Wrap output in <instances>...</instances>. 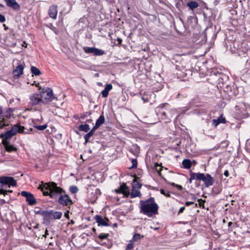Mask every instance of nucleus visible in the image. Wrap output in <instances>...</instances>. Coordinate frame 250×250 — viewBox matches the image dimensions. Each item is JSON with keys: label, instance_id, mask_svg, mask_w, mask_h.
<instances>
[{"label": "nucleus", "instance_id": "nucleus-61", "mask_svg": "<svg viewBox=\"0 0 250 250\" xmlns=\"http://www.w3.org/2000/svg\"><path fill=\"white\" fill-rule=\"evenodd\" d=\"M0 202L1 204H5L6 203L4 199L0 200Z\"/></svg>", "mask_w": 250, "mask_h": 250}, {"label": "nucleus", "instance_id": "nucleus-55", "mask_svg": "<svg viewBox=\"0 0 250 250\" xmlns=\"http://www.w3.org/2000/svg\"><path fill=\"white\" fill-rule=\"evenodd\" d=\"M69 211L67 210L66 212H65L64 213V216L67 218V219H69Z\"/></svg>", "mask_w": 250, "mask_h": 250}, {"label": "nucleus", "instance_id": "nucleus-29", "mask_svg": "<svg viewBox=\"0 0 250 250\" xmlns=\"http://www.w3.org/2000/svg\"><path fill=\"white\" fill-rule=\"evenodd\" d=\"M79 130L80 131L87 132L90 130L89 125L88 124L81 125L79 126Z\"/></svg>", "mask_w": 250, "mask_h": 250}, {"label": "nucleus", "instance_id": "nucleus-54", "mask_svg": "<svg viewBox=\"0 0 250 250\" xmlns=\"http://www.w3.org/2000/svg\"><path fill=\"white\" fill-rule=\"evenodd\" d=\"M194 204V202H189V201H187L185 203V205L186 206H189L190 205H192Z\"/></svg>", "mask_w": 250, "mask_h": 250}, {"label": "nucleus", "instance_id": "nucleus-51", "mask_svg": "<svg viewBox=\"0 0 250 250\" xmlns=\"http://www.w3.org/2000/svg\"><path fill=\"white\" fill-rule=\"evenodd\" d=\"M246 146L248 150L250 152V140H248L247 142Z\"/></svg>", "mask_w": 250, "mask_h": 250}, {"label": "nucleus", "instance_id": "nucleus-14", "mask_svg": "<svg viewBox=\"0 0 250 250\" xmlns=\"http://www.w3.org/2000/svg\"><path fill=\"white\" fill-rule=\"evenodd\" d=\"M5 3L6 5L13 9L15 11H19L20 8V4L16 1V0H3Z\"/></svg>", "mask_w": 250, "mask_h": 250}, {"label": "nucleus", "instance_id": "nucleus-21", "mask_svg": "<svg viewBox=\"0 0 250 250\" xmlns=\"http://www.w3.org/2000/svg\"><path fill=\"white\" fill-rule=\"evenodd\" d=\"M224 85H223V87L224 88V91L228 94L229 96L231 97L236 95L235 90L233 89L228 84L226 85V88L224 87Z\"/></svg>", "mask_w": 250, "mask_h": 250}, {"label": "nucleus", "instance_id": "nucleus-15", "mask_svg": "<svg viewBox=\"0 0 250 250\" xmlns=\"http://www.w3.org/2000/svg\"><path fill=\"white\" fill-rule=\"evenodd\" d=\"M94 218L99 226H101L107 227L110 226V225L107 223V222L109 221V219L108 218H106L105 220L99 215H96L94 216Z\"/></svg>", "mask_w": 250, "mask_h": 250}, {"label": "nucleus", "instance_id": "nucleus-41", "mask_svg": "<svg viewBox=\"0 0 250 250\" xmlns=\"http://www.w3.org/2000/svg\"><path fill=\"white\" fill-rule=\"evenodd\" d=\"M90 114L91 113H90V112H85V113H82L80 115V118L81 119L84 120L86 117H87L88 116H89L90 115Z\"/></svg>", "mask_w": 250, "mask_h": 250}, {"label": "nucleus", "instance_id": "nucleus-64", "mask_svg": "<svg viewBox=\"0 0 250 250\" xmlns=\"http://www.w3.org/2000/svg\"><path fill=\"white\" fill-rule=\"evenodd\" d=\"M232 224V223L231 222H229L228 224V226L229 227Z\"/></svg>", "mask_w": 250, "mask_h": 250}, {"label": "nucleus", "instance_id": "nucleus-33", "mask_svg": "<svg viewBox=\"0 0 250 250\" xmlns=\"http://www.w3.org/2000/svg\"><path fill=\"white\" fill-rule=\"evenodd\" d=\"M142 184L137 182L136 180L134 179L133 181V184L132 185V188H137V189H140L142 188Z\"/></svg>", "mask_w": 250, "mask_h": 250}, {"label": "nucleus", "instance_id": "nucleus-7", "mask_svg": "<svg viewBox=\"0 0 250 250\" xmlns=\"http://www.w3.org/2000/svg\"><path fill=\"white\" fill-rule=\"evenodd\" d=\"M167 105H168V104L166 103L162 104L155 108V112L157 115L162 120L167 119V110L165 108V106Z\"/></svg>", "mask_w": 250, "mask_h": 250}, {"label": "nucleus", "instance_id": "nucleus-25", "mask_svg": "<svg viewBox=\"0 0 250 250\" xmlns=\"http://www.w3.org/2000/svg\"><path fill=\"white\" fill-rule=\"evenodd\" d=\"M2 144L4 145L5 149L8 152H11L12 151H16L17 150V148L14 146L9 143V142Z\"/></svg>", "mask_w": 250, "mask_h": 250}, {"label": "nucleus", "instance_id": "nucleus-28", "mask_svg": "<svg viewBox=\"0 0 250 250\" xmlns=\"http://www.w3.org/2000/svg\"><path fill=\"white\" fill-rule=\"evenodd\" d=\"M183 167L186 169H189L192 166V162L189 159H184L182 162Z\"/></svg>", "mask_w": 250, "mask_h": 250}, {"label": "nucleus", "instance_id": "nucleus-36", "mask_svg": "<svg viewBox=\"0 0 250 250\" xmlns=\"http://www.w3.org/2000/svg\"><path fill=\"white\" fill-rule=\"evenodd\" d=\"M69 190L71 192V193L74 194V193H77L79 189L77 186H72L70 187Z\"/></svg>", "mask_w": 250, "mask_h": 250}, {"label": "nucleus", "instance_id": "nucleus-2", "mask_svg": "<svg viewBox=\"0 0 250 250\" xmlns=\"http://www.w3.org/2000/svg\"><path fill=\"white\" fill-rule=\"evenodd\" d=\"M17 185L16 181L12 177H0V195L5 196L8 193H12L13 191L8 188L11 187H16Z\"/></svg>", "mask_w": 250, "mask_h": 250}, {"label": "nucleus", "instance_id": "nucleus-48", "mask_svg": "<svg viewBox=\"0 0 250 250\" xmlns=\"http://www.w3.org/2000/svg\"><path fill=\"white\" fill-rule=\"evenodd\" d=\"M96 241L97 242H98L99 244H100V245H102V246H104L105 247H106L108 249H110L111 247V245L110 244H107L105 242H104V243H100L99 242H98V241L97 240H96Z\"/></svg>", "mask_w": 250, "mask_h": 250}, {"label": "nucleus", "instance_id": "nucleus-20", "mask_svg": "<svg viewBox=\"0 0 250 250\" xmlns=\"http://www.w3.org/2000/svg\"><path fill=\"white\" fill-rule=\"evenodd\" d=\"M212 125L214 127H216L218 125L221 123L225 124L226 120L225 118L223 117V114H221L220 117L217 119H213L212 120Z\"/></svg>", "mask_w": 250, "mask_h": 250}, {"label": "nucleus", "instance_id": "nucleus-12", "mask_svg": "<svg viewBox=\"0 0 250 250\" xmlns=\"http://www.w3.org/2000/svg\"><path fill=\"white\" fill-rule=\"evenodd\" d=\"M43 103L44 101L42 100V96L40 94L34 93L30 97L29 104L31 105H41Z\"/></svg>", "mask_w": 250, "mask_h": 250}, {"label": "nucleus", "instance_id": "nucleus-43", "mask_svg": "<svg viewBox=\"0 0 250 250\" xmlns=\"http://www.w3.org/2000/svg\"><path fill=\"white\" fill-rule=\"evenodd\" d=\"M221 190L220 188L218 187H213L212 188L213 192L216 194L220 193V192H221Z\"/></svg>", "mask_w": 250, "mask_h": 250}, {"label": "nucleus", "instance_id": "nucleus-59", "mask_svg": "<svg viewBox=\"0 0 250 250\" xmlns=\"http://www.w3.org/2000/svg\"><path fill=\"white\" fill-rule=\"evenodd\" d=\"M175 68L177 70H180V66L178 64H175Z\"/></svg>", "mask_w": 250, "mask_h": 250}, {"label": "nucleus", "instance_id": "nucleus-23", "mask_svg": "<svg viewBox=\"0 0 250 250\" xmlns=\"http://www.w3.org/2000/svg\"><path fill=\"white\" fill-rule=\"evenodd\" d=\"M112 88L111 84H107L105 85L104 89L101 92V94L103 98H106L108 95L109 91Z\"/></svg>", "mask_w": 250, "mask_h": 250}, {"label": "nucleus", "instance_id": "nucleus-13", "mask_svg": "<svg viewBox=\"0 0 250 250\" xmlns=\"http://www.w3.org/2000/svg\"><path fill=\"white\" fill-rule=\"evenodd\" d=\"M24 63L19 62L13 71V77L15 79H18L22 74L24 68Z\"/></svg>", "mask_w": 250, "mask_h": 250}, {"label": "nucleus", "instance_id": "nucleus-18", "mask_svg": "<svg viewBox=\"0 0 250 250\" xmlns=\"http://www.w3.org/2000/svg\"><path fill=\"white\" fill-rule=\"evenodd\" d=\"M58 6L56 5L53 4L51 5L48 10V15L54 20L57 19L58 14Z\"/></svg>", "mask_w": 250, "mask_h": 250}, {"label": "nucleus", "instance_id": "nucleus-19", "mask_svg": "<svg viewBox=\"0 0 250 250\" xmlns=\"http://www.w3.org/2000/svg\"><path fill=\"white\" fill-rule=\"evenodd\" d=\"M50 216L52 220V222H53V220L60 219L62 215V212L56 211L53 209H50Z\"/></svg>", "mask_w": 250, "mask_h": 250}, {"label": "nucleus", "instance_id": "nucleus-47", "mask_svg": "<svg viewBox=\"0 0 250 250\" xmlns=\"http://www.w3.org/2000/svg\"><path fill=\"white\" fill-rule=\"evenodd\" d=\"M46 210H42V209H40L37 211L36 212V214H40V215H41L42 216V217H43L44 214V212Z\"/></svg>", "mask_w": 250, "mask_h": 250}, {"label": "nucleus", "instance_id": "nucleus-38", "mask_svg": "<svg viewBox=\"0 0 250 250\" xmlns=\"http://www.w3.org/2000/svg\"><path fill=\"white\" fill-rule=\"evenodd\" d=\"M42 191L43 195L44 196H49L50 197V191L49 190H46L45 188L44 185L43 187L42 188Z\"/></svg>", "mask_w": 250, "mask_h": 250}, {"label": "nucleus", "instance_id": "nucleus-6", "mask_svg": "<svg viewBox=\"0 0 250 250\" xmlns=\"http://www.w3.org/2000/svg\"><path fill=\"white\" fill-rule=\"evenodd\" d=\"M210 76L218 84L222 83L224 85L229 81V77L227 75L219 72L217 70L212 71Z\"/></svg>", "mask_w": 250, "mask_h": 250}, {"label": "nucleus", "instance_id": "nucleus-24", "mask_svg": "<svg viewBox=\"0 0 250 250\" xmlns=\"http://www.w3.org/2000/svg\"><path fill=\"white\" fill-rule=\"evenodd\" d=\"M121 187L122 191V194H123L124 196L127 197L130 194L129 188L125 183H123L121 185Z\"/></svg>", "mask_w": 250, "mask_h": 250}, {"label": "nucleus", "instance_id": "nucleus-4", "mask_svg": "<svg viewBox=\"0 0 250 250\" xmlns=\"http://www.w3.org/2000/svg\"><path fill=\"white\" fill-rule=\"evenodd\" d=\"M44 187L46 190L50 191V198L57 200L60 195L63 191V189L57 187V184L54 182L46 183L44 184Z\"/></svg>", "mask_w": 250, "mask_h": 250}, {"label": "nucleus", "instance_id": "nucleus-26", "mask_svg": "<svg viewBox=\"0 0 250 250\" xmlns=\"http://www.w3.org/2000/svg\"><path fill=\"white\" fill-rule=\"evenodd\" d=\"M129 195L131 198H134L137 197H141L142 194L138 189L132 188L131 192Z\"/></svg>", "mask_w": 250, "mask_h": 250}, {"label": "nucleus", "instance_id": "nucleus-1", "mask_svg": "<svg viewBox=\"0 0 250 250\" xmlns=\"http://www.w3.org/2000/svg\"><path fill=\"white\" fill-rule=\"evenodd\" d=\"M159 206L155 201L154 197H150L145 201H140V212L148 217L158 214Z\"/></svg>", "mask_w": 250, "mask_h": 250}, {"label": "nucleus", "instance_id": "nucleus-3", "mask_svg": "<svg viewBox=\"0 0 250 250\" xmlns=\"http://www.w3.org/2000/svg\"><path fill=\"white\" fill-rule=\"evenodd\" d=\"M190 178L188 179L189 183H191L194 180L202 181L204 182L206 187L208 188L213 185L214 180L208 173L205 174L202 173H195L192 171L189 172Z\"/></svg>", "mask_w": 250, "mask_h": 250}, {"label": "nucleus", "instance_id": "nucleus-57", "mask_svg": "<svg viewBox=\"0 0 250 250\" xmlns=\"http://www.w3.org/2000/svg\"><path fill=\"white\" fill-rule=\"evenodd\" d=\"M224 174L225 176L228 177L229 176V172L228 170H226L224 171Z\"/></svg>", "mask_w": 250, "mask_h": 250}, {"label": "nucleus", "instance_id": "nucleus-63", "mask_svg": "<svg viewBox=\"0 0 250 250\" xmlns=\"http://www.w3.org/2000/svg\"><path fill=\"white\" fill-rule=\"evenodd\" d=\"M86 122L90 123H91L92 122V119H88V120H86Z\"/></svg>", "mask_w": 250, "mask_h": 250}, {"label": "nucleus", "instance_id": "nucleus-45", "mask_svg": "<svg viewBox=\"0 0 250 250\" xmlns=\"http://www.w3.org/2000/svg\"><path fill=\"white\" fill-rule=\"evenodd\" d=\"M133 248L134 245L132 243V241H130V242L127 244L125 250H131Z\"/></svg>", "mask_w": 250, "mask_h": 250}, {"label": "nucleus", "instance_id": "nucleus-35", "mask_svg": "<svg viewBox=\"0 0 250 250\" xmlns=\"http://www.w3.org/2000/svg\"><path fill=\"white\" fill-rule=\"evenodd\" d=\"M143 237H144V236L141 235L140 234L135 233L134 234L131 241H136L138 240H140V239H141Z\"/></svg>", "mask_w": 250, "mask_h": 250}, {"label": "nucleus", "instance_id": "nucleus-52", "mask_svg": "<svg viewBox=\"0 0 250 250\" xmlns=\"http://www.w3.org/2000/svg\"><path fill=\"white\" fill-rule=\"evenodd\" d=\"M115 192L118 194L122 193V191L121 186H120V187L119 188L115 189Z\"/></svg>", "mask_w": 250, "mask_h": 250}, {"label": "nucleus", "instance_id": "nucleus-49", "mask_svg": "<svg viewBox=\"0 0 250 250\" xmlns=\"http://www.w3.org/2000/svg\"><path fill=\"white\" fill-rule=\"evenodd\" d=\"M5 21V18L4 16L1 15L0 13V22H4Z\"/></svg>", "mask_w": 250, "mask_h": 250}, {"label": "nucleus", "instance_id": "nucleus-31", "mask_svg": "<svg viewBox=\"0 0 250 250\" xmlns=\"http://www.w3.org/2000/svg\"><path fill=\"white\" fill-rule=\"evenodd\" d=\"M31 73L35 76H39L41 74V71L35 66H32L31 67Z\"/></svg>", "mask_w": 250, "mask_h": 250}, {"label": "nucleus", "instance_id": "nucleus-46", "mask_svg": "<svg viewBox=\"0 0 250 250\" xmlns=\"http://www.w3.org/2000/svg\"><path fill=\"white\" fill-rule=\"evenodd\" d=\"M160 192L162 194L165 195L167 197H170V194L168 192H166L165 190L163 189H160Z\"/></svg>", "mask_w": 250, "mask_h": 250}, {"label": "nucleus", "instance_id": "nucleus-37", "mask_svg": "<svg viewBox=\"0 0 250 250\" xmlns=\"http://www.w3.org/2000/svg\"><path fill=\"white\" fill-rule=\"evenodd\" d=\"M109 234L108 233H101L98 235V238L99 239L102 240L106 239L109 236Z\"/></svg>", "mask_w": 250, "mask_h": 250}, {"label": "nucleus", "instance_id": "nucleus-17", "mask_svg": "<svg viewBox=\"0 0 250 250\" xmlns=\"http://www.w3.org/2000/svg\"><path fill=\"white\" fill-rule=\"evenodd\" d=\"M13 127L16 130V134L17 133L22 134H29L30 133V131H31L32 130V128H30V130L26 129V130L25 131V127L19 124L14 125L13 126Z\"/></svg>", "mask_w": 250, "mask_h": 250}, {"label": "nucleus", "instance_id": "nucleus-32", "mask_svg": "<svg viewBox=\"0 0 250 250\" xmlns=\"http://www.w3.org/2000/svg\"><path fill=\"white\" fill-rule=\"evenodd\" d=\"M161 165H162V164L159 165L158 163H155V166H154V168H155V170L158 172L159 175L160 176H161V171L162 170V168L163 167H162Z\"/></svg>", "mask_w": 250, "mask_h": 250}, {"label": "nucleus", "instance_id": "nucleus-39", "mask_svg": "<svg viewBox=\"0 0 250 250\" xmlns=\"http://www.w3.org/2000/svg\"><path fill=\"white\" fill-rule=\"evenodd\" d=\"M34 127L35 128H36L39 130H43L47 128V125H34Z\"/></svg>", "mask_w": 250, "mask_h": 250}, {"label": "nucleus", "instance_id": "nucleus-11", "mask_svg": "<svg viewBox=\"0 0 250 250\" xmlns=\"http://www.w3.org/2000/svg\"><path fill=\"white\" fill-rule=\"evenodd\" d=\"M58 202L63 206H70L73 204L72 200L66 194H61L58 199Z\"/></svg>", "mask_w": 250, "mask_h": 250}, {"label": "nucleus", "instance_id": "nucleus-5", "mask_svg": "<svg viewBox=\"0 0 250 250\" xmlns=\"http://www.w3.org/2000/svg\"><path fill=\"white\" fill-rule=\"evenodd\" d=\"M40 94L42 96V100L44 101L43 104L48 103L54 100H57V97L54 95L53 90L51 88L46 87L43 88Z\"/></svg>", "mask_w": 250, "mask_h": 250}, {"label": "nucleus", "instance_id": "nucleus-58", "mask_svg": "<svg viewBox=\"0 0 250 250\" xmlns=\"http://www.w3.org/2000/svg\"><path fill=\"white\" fill-rule=\"evenodd\" d=\"M191 199L193 200H195L197 199V197L194 194H191Z\"/></svg>", "mask_w": 250, "mask_h": 250}, {"label": "nucleus", "instance_id": "nucleus-60", "mask_svg": "<svg viewBox=\"0 0 250 250\" xmlns=\"http://www.w3.org/2000/svg\"><path fill=\"white\" fill-rule=\"evenodd\" d=\"M246 65H250V60H248L247 61H246Z\"/></svg>", "mask_w": 250, "mask_h": 250}, {"label": "nucleus", "instance_id": "nucleus-8", "mask_svg": "<svg viewBox=\"0 0 250 250\" xmlns=\"http://www.w3.org/2000/svg\"><path fill=\"white\" fill-rule=\"evenodd\" d=\"M83 49L85 53L91 54L93 56H102L105 54V51L104 50L98 49L95 47H90L88 46H83Z\"/></svg>", "mask_w": 250, "mask_h": 250}, {"label": "nucleus", "instance_id": "nucleus-42", "mask_svg": "<svg viewBox=\"0 0 250 250\" xmlns=\"http://www.w3.org/2000/svg\"><path fill=\"white\" fill-rule=\"evenodd\" d=\"M168 184L172 186L176 187L179 190H181L183 189V187L181 185H179L175 184L174 183H167Z\"/></svg>", "mask_w": 250, "mask_h": 250}, {"label": "nucleus", "instance_id": "nucleus-22", "mask_svg": "<svg viewBox=\"0 0 250 250\" xmlns=\"http://www.w3.org/2000/svg\"><path fill=\"white\" fill-rule=\"evenodd\" d=\"M187 6L189 8L190 10L193 11L195 9L199 7V4L198 3V1L196 0H190L187 3Z\"/></svg>", "mask_w": 250, "mask_h": 250}, {"label": "nucleus", "instance_id": "nucleus-40", "mask_svg": "<svg viewBox=\"0 0 250 250\" xmlns=\"http://www.w3.org/2000/svg\"><path fill=\"white\" fill-rule=\"evenodd\" d=\"M132 166L129 167L130 169L135 168L137 167V160L136 159H132L131 160Z\"/></svg>", "mask_w": 250, "mask_h": 250}, {"label": "nucleus", "instance_id": "nucleus-62", "mask_svg": "<svg viewBox=\"0 0 250 250\" xmlns=\"http://www.w3.org/2000/svg\"><path fill=\"white\" fill-rule=\"evenodd\" d=\"M84 20V19H83V18H81L80 20H79V22H83V21Z\"/></svg>", "mask_w": 250, "mask_h": 250}, {"label": "nucleus", "instance_id": "nucleus-34", "mask_svg": "<svg viewBox=\"0 0 250 250\" xmlns=\"http://www.w3.org/2000/svg\"><path fill=\"white\" fill-rule=\"evenodd\" d=\"M94 133L90 130L89 132H88L84 136V139L85 143L89 142V138L91 137H92L94 135Z\"/></svg>", "mask_w": 250, "mask_h": 250}, {"label": "nucleus", "instance_id": "nucleus-50", "mask_svg": "<svg viewBox=\"0 0 250 250\" xmlns=\"http://www.w3.org/2000/svg\"><path fill=\"white\" fill-rule=\"evenodd\" d=\"M185 209V207H184V206L180 208L179 211H178V215H179L181 213H183Z\"/></svg>", "mask_w": 250, "mask_h": 250}, {"label": "nucleus", "instance_id": "nucleus-16", "mask_svg": "<svg viewBox=\"0 0 250 250\" xmlns=\"http://www.w3.org/2000/svg\"><path fill=\"white\" fill-rule=\"evenodd\" d=\"M50 215V209H46L42 217V223L44 225L46 226H49L52 223V220Z\"/></svg>", "mask_w": 250, "mask_h": 250}, {"label": "nucleus", "instance_id": "nucleus-44", "mask_svg": "<svg viewBox=\"0 0 250 250\" xmlns=\"http://www.w3.org/2000/svg\"><path fill=\"white\" fill-rule=\"evenodd\" d=\"M7 125H8V124L4 122V119L3 118L1 121L0 120V129L4 128Z\"/></svg>", "mask_w": 250, "mask_h": 250}, {"label": "nucleus", "instance_id": "nucleus-53", "mask_svg": "<svg viewBox=\"0 0 250 250\" xmlns=\"http://www.w3.org/2000/svg\"><path fill=\"white\" fill-rule=\"evenodd\" d=\"M99 127L98 125H97L96 124L95 126L92 128L91 131L93 132L94 133H95V131Z\"/></svg>", "mask_w": 250, "mask_h": 250}, {"label": "nucleus", "instance_id": "nucleus-9", "mask_svg": "<svg viewBox=\"0 0 250 250\" xmlns=\"http://www.w3.org/2000/svg\"><path fill=\"white\" fill-rule=\"evenodd\" d=\"M21 195L25 198L26 202L29 206H34L37 204V202L36 199L34 195L31 192L26 191H22L21 192Z\"/></svg>", "mask_w": 250, "mask_h": 250}, {"label": "nucleus", "instance_id": "nucleus-30", "mask_svg": "<svg viewBox=\"0 0 250 250\" xmlns=\"http://www.w3.org/2000/svg\"><path fill=\"white\" fill-rule=\"evenodd\" d=\"M104 117L103 114H102L100 116L99 118L97 120L95 124L100 127L102 124H103L104 123Z\"/></svg>", "mask_w": 250, "mask_h": 250}, {"label": "nucleus", "instance_id": "nucleus-27", "mask_svg": "<svg viewBox=\"0 0 250 250\" xmlns=\"http://www.w3.org/2000/svg\"><path fill=\"white\" fill-rule=\"evenodd\" d=\"M235 109L236 110H239L240 112H243L246 109V105L244 103H239L235 106Z\"/></svg>", "mask_w": 250, "mask_h": 250}, {"label": "nucleus", "instance_id": "nucleus-56", "mask_svg": "<svg viewBox=\"0 0 250 250\" xmlns=\"http://www.w3.org/2000/svg\"><path fill=\"white\" fill-rule=\"evenodd\" d=\"M142 99L144 101V102H148L149 101L147 98H146L145 96H143L142 97Z\"/></svg>", "mask_w": 250, "mask_h": 250}, {"label": "nucleus", "instance_id": "nucleus-10", "mask_svg": "<svg viewBox=\"0 0 250 250\" xmlns=\"http://www.w3.org/2000/svg\"><path fill=\"white\" fill-rule=\"evenodd\" d=\"M15 135H16V131L12 126L10 130L6 131L3 133H1L0 134V138L2 139V143H5L8 142V140Z\"/></svg>", "mask_w": 250, "mask_h": 250}]
</instances>
